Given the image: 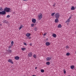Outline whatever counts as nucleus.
Returning a JSON list of instances; mask_svg holds the SVG:
<instances>
[{"instance_id": "f257e3e1", "label": "nucleus", "mask_w": 76, "mask_h": 76, "mask_svg": "<svg viewBox=\"0 0 76 76\" xmlns=\"http://www.w3.org/2000/svg\"><path fill=\"white\" fill-rule=\"evenodd\" d=\"M3 11L5 15L6 14V12H11V11H10V8H7V7H5Z\"/></svg>"}, {"instance_id": "f03ea898", "label": "nucleus", "mask_w": 76, "mask_h": 76, "mask_svg": "<svg viewBox=\"0 0 76 76\" xmlns=\"http://www.w3.org/2000/svg\"><path fill=\"white\" fill-rule=\"evenodd\" d=\"M55 16L56 18H60V14L58 13H57L55 14Z\"/></svg>"}, {"instance_id": "7ed1b4c3", "label": "nucleus", "mask_w": 76, "mask_h": 76, "mask_svg": "<svg viewBox=\"0 0 76 76\" xmlns=\"http://www.w3.org/2000/svg\"><path fill=\"white\" fill-rule=\"evenodd\" d=\"M39 17V20H41L42 18V15L41 13H40L38 15Z\"/></svg>"}, {"instance_id": "20e7f679", "label": "nucleus", "mask_w": 76, "mask_h": 76, "mask_svg": "<svg viewBox=\"0 0 76 76\" xmlns=\"http://www.w3.org/2000/svg\"><path fill=\"white\" fill-rule=\"evenodd\" d=\"M8 62H9L10 63H12V64H13V62L12 61V60H11L10 59H9L8 60Z\"/></svg>"}, {"instance_id": "39448f33", "label": "nucleus", "mask_w": 76, "mask_h": 76, "mask_svg": "<svg viewBox=\"0 0 76 76\" xmlns=\"http://www.w3.org/2000/svg\"><path fill=\"white\" fill-rule=\"evenodd\" d=\"M45 45H47V46H49V45H50V43L49 42H47L46 43Z\"/></svg>"}, {"instance_id": "423d86ee", "label": "nucleus", "mask_w": 76, "mask_h": 76, "mask_svg": "<svg viewBox=\"0 0 76 76\" xmlns=\"http://www.w3.org/2000/svg\"><path fill=\"white\" fill-rule=\"evenodd\" d=\"M15 58L16 60H19V57L16 56L15 57Z\"/></svg>"}, {"instance_id": "0eeeda50", "label": "nucleus", "mask_w": 76, "mask_h": 76, "mask_svg": "<svg viewBox=\"0 0 76 76\" xmlns=\"http://www.w3.org/2000/svg\"><path fill=\"white\" fill-rule=\"evenodd\" d=\"M56 19H55V22L56 23H58V18H56Z\"/></svg>"}, {"instance_id": "6e6552de", "label": "nucleus", "mask_w": 76, "mask_h": 76, "mask_svg": "<svg viewBox=\"0 0 76 76\" xmlns=\"http://www.w3.org/2000/svg\"><path fill=\"white\" fill-rule=\"evenodd\" d=\"M32 21L33 23H36V19H32Z\"/></svg>"}, {"instance_id": "1a4fd4ad", "label": "nucleus", "mask_w": 76, "mask_h": 76, "mask_svg": "<svg viewBox=\"0 0 76 76\" xmlns=\"http://www.w3.org/2000/svg\"><path fill=\"white\" fill-rule=\"evenodd\" d=\"M51 57H47L46 59V60H47V61H50V60H51Z\"/></svg>"}, {"instance_id": "9d476101", "label": "nucleus", "mask_w": 76, "mask_h": 76, "mask_svg": "<svg viewBox=\"0 0 76 76\" xmlns=\"http://www.w3.org/2000/svg\"><path fill=\"white\" fill-rule=\"evenodd\" d=\"M0 15H4L5 14L4 12V11H3L1 12L0 11Z\"/></svg>"}, {"instance_id": "9b49d317", "label": "nucleus", "mask_w": 76, "mask_h": 76, "mask_svg": "<svg viewBox=\"0 0 76 76\" xmlns=\"http://www.w3.org/2000/svg\"><path fill=\"white\" fill-rule=\"evenodd\" d=\"M71 10H75V7L72 6L71 7Z\"/></svg>"}, {"instance_id": "f8f14e48", "label": "nucleus", "mask_w": 76, "mask_h": 76, "mask_svg": "<svg viewBox=\"0 0 76 76\" xmlns=\"http://www.w3.org/2000/svg\"><path fill=\"white\" fill-rule=\"evenodd\" d=\"M28 57H31L32 56V53L31 52H30L29 54H28Z\"/></svg>"}, {"instance_id": "ddd939ff", "label": "nucleus", "mask_w": 76, "mask_h": 76, "mask_svg": "<svg viewBox=\"0 0 76 76\" xmlns=\"http://www.w3.org/2000/svg\"><path fill=\"white\" fill-rule=\"evenodd\" d=\"M52 37H53L54 38H56V37H57V35H56V34H53L52 35Z\"/></svg>"}, {"instance_id": "4468645a", "label": "nucleus", "mask_w": 76, "mask_h": 76, "mask_svg": "<svg viewBox=\"0 0 76 76\" xmlns=\"http://www.w3.org/2000/svg\"><path fill=\"white\" fill-rule=\"evenodd\" d=\"M62 27V26H61V25L60 24H59L58 26V28H61Z\"/></svg>"}, {"instance_id": "2eb2a0df", "label": "nucleus", "mask_w": 76, "mask_h": 76, "mask_svg": "<svg viewBox=\"0 0 76 76\" xmlns=\"http://www.w3.org/2000/svg\"><path fill=\"white\" fill-rule=\"evenodd\" d=\"M7 51L8 53H11L12 52V50L10 49L8 50H7Z\"/></svg>"}, {"instance_id": "dca6fc26", "label": "nucleus", "mask_w": 76, "mask_h": 76, "mask_svg": "<svg viewBox=\"0 0 76 76\" xmlns=\"http://www.w3.org/2000/svg\"><path fill=\"white\" fill-rule=\"evenodd\" d=\"M30 35H31V34H30V33H27L26 34V36L27 37H29Z\"/></svg>"}, {"instance_id": "f3484780", "label": "nucleus", "mask_w": 76, "mask_h": 76, "mask_svg": "<svg viewBox=\"0 0 76 76\" xmlns=\"http://www.w3.org/2000/svg\"><path fill=\"white\" fill-rule=\"evenodd\" d=\"M46 64H47V65H48V66H49V65L50 64V62H47L46 63Z\"/></svg>"}, {"instance_id": "a211bd4d", "label": "nucleus", "mask_w": 76, "mask_h": 76, "mask_svg": "<svg viewBox=\"0 0 76 76\" xmlns=\"http://www.w3.org/2000/svg\"><path fill=\"white\" fill-rule=\"evenodd\" d=\"M3 23H8V21H6V20H4L3 21Z\"/></svg>"}, {"instance_id": "6ab92c4d", "label": "nucleus", "mask_w": 76, "mask_h": 76, "mask_svg": "<svg viewBox=\"0 0 76 76\" xmlns=\"http://www.w3.org/2000/svg\"><path fill=\"white\" fill-rule=\"evenodd\" d=\"M74 67H75V66H74V65H72L71 66V69H74Z\"/></svg>"}, {"instance_id": "aec40b11", "label": "nucleus", "mask_w": 76, "mask_h": 76, "mask_svg": "<svg viewBox=\"0 0 76 76\" xmlns=\"http://www.w3.org/2000/svg\"><path fill=\"white\" fill-rule=\"evenodd\" d=\"M70 22V19H68V20H67V21H66V23H67V22Z\"/></svg>"}, {"instance_id": "412c9836", "label": "nucleus", "mask_w": 76, "mask_h": 76, "mask_svg": "<svg viewBox=\"0 0 76 76\" xmlns=\"http://www.w3.org/2000/svg\"><path fill=\"white\" fill-rule=\"evenodd\" d=\"M22 26H23V25H21L20 27V28H19V30H20V29H22Z\"/></svg>"}, {"instance_id": "4be33fe9", "label": "nucleus", "mask_w": 76, "mask_h": 76, "mask_svg": "<svg viewBox=\"0 0 76 76\" xmlns=\"http://www.w3.org/2000/svg\"><path fill=\"white\" fill-rule=\"evenodd\" d=\"M22 50H23V51H24V50H26V48H21Z\"/></svg>"}, {"instance_id": "5701e85b", "label": "nucleus", "mask_w": 76, "mask_h": 76, "mask_svg": "<svg viewBox=\"0 0 76 76\" xmlns=\"http://www.w3.org/2000/svg\"><path fill=\"white\" fill-rule=\"evenodd\" d=\"M33 57H34V58H37V56L36 55H33Z\"/></svg>"}, {"instance_id": "b1692460", "label": "nucleus", "mask_w": 76, "mask_h": 76, "mask_svg": "<svg viewBox=\"0 0 76 76\" xmlns=\"http://www.w3.org/2000/svg\"><path fill=\"white\" fill-rule=\"evenodd\" d=\"M13 44H14V42H13V41H12L11 42V44L12 46L13 45Z\"/></svg>"}, {"instance_id": "393cba45", "label": "nucleus", "mask_w": 76, "mask_h": 76, "mask_svg": "<svg viewBox=\"0 0 76 76\" xmlns=\"http://www.w3.org/2000/svg\"><path fill=\"white\" fill-rule=\"evenodd\" d=\"M55 15V12H53L51 14V15L52 16H53Z\"/></svg>"}, {"instance_id": "a878e982", "label": "nucleus", "mask_w": 76, "mask_h": 76, "mask_svg": "<svg viewBox=\"0 0 76 76\" xmlns=\"http://www.w3.org/2000/svg\"><path fill=\"white\" fill-rule=\"evenodd\" d=\"M41 72L42 73H44V69H41Z\"/></svg>"}, {"instance_id": "bb28decb", "label": "nucleus", "mask_w": 76, "mask_h": 76, "mask_svg": "<svg viewBox=\"0 0 76 76\" xmlns=\"http://www.w3.org/2000/svg\"><path fill=\"white\" fill-rule=\"evenodd\" d=\"M34 24L32 23L31 24V27H34Z\"/></svg>"}, {"instance_id": "cd10ccee", "label": "nucleus", "mask_w": 76, "mask_h": 76, "mask_svg": "<svg viewBox=\"0 0 76 76\" xmlns=\"http://www.w3.org/2000/svg\"><path fill=\"white\" fill-rule=\"evenodd\" d=\"M3 10V8L2 7H0V11H2Z\"/></svg>"}, {"instance_id": "c85d7f7f", "label": "nucleus", "mask_w": 76, "mask_h": 76, "mask_svg": "<svg viewBox=\"0 0 76 76\" xmlns=\"http://www.w3.org/2000/svg\"><path fill=\"white\" fill-rule=\"evenodd\" d=\"M66 56H69V55H70V53H66Z\"/></svg>"}, {"instance_id": "c756f323", "label": "nucleus", "mask_w": 76, "mask_h": 76, "mask_svg": "<svg viewBox=\"0 0 76 76\" xmlns=\"http://www.w3.org/2000/svg\"><path fill=\"white\" fill-rule=\"evenodd\" d=\"M10 15H8L7 16V18H10Z\"/></svg>"}, {"instance_id": "7c9ffc66", "label": "nucleus", "mask_w": 76, "mask_h": 76, "mask_svg": "<svg viewBox=\"0 0 76 76\" xmlns=\"http://www.w3.org/2000/svg\"><path fill=\"white\" fill-rule=\"evenodd\" d=\"M12 45H11V46H9V48L10 49L11 48H12Z\"/></svg>"}, {"instance_id": "2f4dec72", "label": "nucleus", "mask_w": 76, "mask_h": 76, "mask_svg": "<svg viewBox=\"0 0 76 76\" xmlns=\"http://www.w3.org/2000/svg\"><path fill=\"white\" fill-rule=\"evenodd\" d=\"M66 48L67 49V48H69V47L68 46H66Z\"/></svg>"}, {"instance_id": "473e14b6", "label": "nucleus", "mask_w": 76, "mask_h": 76, "mask_svg": "<svg viewBox=\"0 0 76 76\" xmlns=\"http://www.w3.org/2000/svg\"><path fill=\"white\" fill-rule=\"evenodd\" d=\"M63 71H64V74H65V73H66V70H64Z\"/></svg>"}, {"instance_id": "72a5a7b5", "label": "nucleus", "mask_w": 76, "mask_h": 76, "mask_svg": "<svg viewBox=\"0 0 76 76\" xmlns=\"http://www.w3.org/2000/svg\"><path fill=\"white\" fill-rule=\"evenodd\" d=\"M35 31H37V28H34Z\"/></svg>"}, {"instance_id": "f704fd0d", "label": "nucleus", "mask_w": 76, "mask_h": 76, "mask_svg": "<svg viewBox=\"0 0 76 76\" xmlns=\"http://www.w3.org/2000/svg\"><path fill=\"white\" fill-rule=\"evenodd\" d=\"M23 0V1H28V0Z\"/></svg>"}, {"instance_id": "c9c22d12", "label": "nucleus", "mask_w": 76, "mask_h": 76, "mask_svg": "<svg viewBox=\"0 0 76 76\" xmlns=\"http://www.w3.org/2000/svg\"><path fill=\"white\" fill-rule=\"evenodd\" d=\"M24 45H27V44L26 43H24Z\"/></svg>"}, {"instance_id": "e433bc0d", "label": "nucleus", "mask_w": 76, "mask_h": 76, "mask_svg": "<svg viewBox=\"0 0 76 76\" xmlns=\"http://www.w3.org/2000/svg\"><path fill=\"white\" fill-rule=\"evenodd\" d=\"M46 34H46V33H45V34H44L43 35H44V36H45V35H46Z\"/></svg>"}, {"instance_id": "4c0bfd02", "label": "nucleus", "mask_w": 76, "mask_h": 76, "mask_svg": "<svg viewBox=\"0 0 76 76\" xmlns=\"http://www.w3.org/2000/svg\"><path fill=\"white\" fill-rule=\"evenodd\" d=\"M56 6V4H53V6Z\"/></svg>"}, {"instance_id": "58836bf2", "label": "nucleus", "mask_w": 76, "mask_h": 76, "mask_svg": "<svg viewBox=\"0 0 76 76\" xmlns=\"http://www.w3.org/2000/svg\"><path fill=\"white\" fill-rule=\"evenodd\" d=\"M28 39H31V37H28Z\"/></svg>"}, {"instance_id": "ea45409f", "label": "nucleus", "mask_w": 76, "mask_h": 76, "mask_svg": "<svg viewBox=\"0 0 76 76\" xmlns=\"http://www.w3.org/2000/svg\"><path fill=\"white\" fill-rule=\"evenodd\" d=\"M71 18H71V17H70L69 18V19H71Z\"/></svg>"}, {"instance_id": "a19ab883", "label": "nucleus", "mask_w": 76, "mask_h": 76, "mask_svg": "<svg viewBox=\"0 0 76 76\" xmlns=\"http://www.w3.org/2000/svg\"><path fill=\"white\" fill-rule=\"evenodd\" d=\"M32 44H30V45L31 46H32Z\"/></svg>"}, {"instance_id": "79ce46f5", "label": "nucleus", "mask_w": 76, "mask_h": 76, "mask_svg": "<svg viewBox=\"0 0 76 76\" xmlns=\"http://www.w3.org/2000/svg\"><path fill=\"white\" fill-rule=\"evenodd\" d=\"M37 69V67H36L35 68V69Z\"/></svg>"}, {"instance_id": "37998d69", "label": "nucleus", "mask_w": 76, "mask_h": 76, "mask_svg": "<svg viewBox=\"0 0 76 76\" xmlns=\"http://www.w3.org/2000/svg\"><path fill=\"white\" fill-rule=\"evenodd\" d=\"M47 40H48V38H47V39H46V41H47Z\"/></svg>"}, {"instance_id": "c03bdc74", "label": "nucleus", "mask_w": 76, "mask_h": 76, "mask_svg": "<svg viewBox=\"0 0 76 76\" xmlns=\"http://www.w3.org/2000/svg\"><path fill=\"white\" fill-rule=\"evenodd\" d=\"M23 76H25V75H24Z\"/></svg>"}]
</instances>
